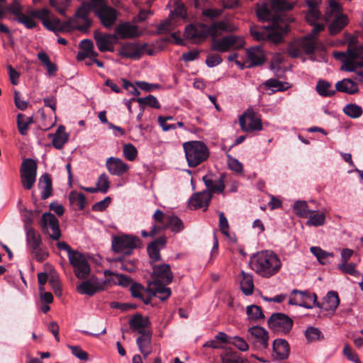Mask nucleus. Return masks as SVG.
Returning <instances> with one entry per match:
<instances>
[{"label":"nucleus","instance_id":"obj_51","mask_svg":"<svg viewBox=\"0 0 363 363\" xmlns=\"http://www.w3.org/2000/svg\"><path fill=\"white\" fill-rule=\"evenodd\" d=\"M74 268V272L75 276L79 279H84L89 277L91 269L88 262L77 265Z\"/></svg>","mask_w":363,"mask_h":363},{"label":"nucleus","instance_id":"obj_15","mask_svg":"<svg viewBox=\"0 0 363 363\" xmlns=\"http://www.w3.org/2000/svg\"><path fill=\"white\" fill-rule=\"evenodd\" d=\"M40 226L45 233H48L54 240H58L61 236L59 221L51 213H44L42 215Z\"/></svg>","mask_w":363,"mask_h":363},{"label":"nucleus","instance_id":"obj_47","mask_svg":"<svg viewBox=\"0 0 363 363\" xmlns=\"http://www.w3.org/2000/svg\"><path fill=\"white\" fill-rule=\"evenodd\" d=\"M318 93L323 96H330L335 94V90L332 89V85L329 82L320 80L316 85Z\"/></svg>","mask_w":363,"mask_h":363},{"label":"nucleus","instance_id":"obj_8","mask_svg":"<svg viewBox=\"0 0 363 363\" xmlns=\"http://www.w3.org/2000/svg\"><path fill=\"white\" fill-rule=\"evenodd\" d=\"M244 39L235 35H229L220 39L212 37L211 48L212 50L225 52L230 49H240L244 46Z\"/></svg>","mask_w":363,"mask_h":363},{"label":"nucleus","instance_id":"obj_11","mask_svg":"<svg viewBox=\"0 0 363 363\" xmlns=\"http://www.w3.org/2000/svg\"><path fill=\"white\" fill-rule=\"evenodd\" d=\"M140 244V239L136 236L123 235L115 238L112 241V247L115 252L130 255L133 250Z\"/></svg>","mask_w":363,"mask_h":363},{"label":"nucleus","instance_id":"obj_63","mask_svg":"<svg viewBox=\"0 0 363 363\" xmlns=\"http://www.w3.org/2000/svg\"><path fill=\"white\" fill-rule=\"evenodd\" d=\"M302 51L301 45H299V40L289 44L287 48L288 54L295 58L299 57Z\"/></svg>","mask_w":363,"mask_h":363},{"label":"nucleus","instance_id":"obj_57","mask_svg":"<svg viewBox=\"0 0 363 363\" xmlns=\"http://www.w3.org/2000/svg\"><path fill=\"white\" fill-rule=\"evenodd\" d=\"M293 6L294 4L286 0H272V9L275 11H289Z\"/></svg>","mask_w":363,"mask_h":363},{"label":"nucleus","instance_id":"obj_62","mask_svg":"<svg viewBox=\"0 0 363 363\" xmlns=\"http://www.w3.org/2000/svg\"><path fill=\"white\" fill-rule=\"evenodd\" d=\"M123 152L124 157L129 161H133L138 155L137 149L130 143L125 144L123 146Z\"/></svg>","mask_w":363,"mask_h":363},{"label":"nucleus","instance_id":"obj_24","mask_svg":"<svg viewBox=\"0 0 363 363\" xmlns=\"http://www.w3.org/2000/svg\"><path fill=\"white\" fill-rule=\"evenodd\" d=\"M106 167L111 174L118 177L123 175L129 169L128 165L121 159L115 157L107 158Z\"/></svg>","mask_w":363,"mask_h":363},{"label":"nucleus","instance_id":"obj_32","mask_svg":"<svg viewBox=\"0 0 363 363\" xmlns=\"http://www.w3.org/2000/svg\"><path fill=\"white\" fill-rule=\"evenodd\" d=\"M339 304L340 299L337 293L334 291H330L326 294L321 306H320L317 301L315 306L323 308L325 311H334Z\"/></svg>","mask_w":363,"mask_h":363},{"label":"nucleus","instance_id":"obj_17","mask_svg":"<svg viewBox=\"0 0 363 363\" xmlns=\"http://www.w3.org/2000/svg\"><path fill=\"white\" fill-rule=\"evenodd\" d=\"M106 281L91 276L77 286V291L82 295L94 296L96 293L103 291Z\"/></svg>","mask_w":363,"mask_h":363},{"label":"nucleus","instance_id":"obj_28","mask_svg":"<svg viewBox=\"0 0 363 363\" xmlns=\"http://www.w3.org/2000/svg\"><path fill=\"white\" fill-rule=\"evenodd\" d=\"M211 198V194L208 191L203 190L201 192L194 194L190 199L189 204L194 206L195 209L204 208V210H206Z\"/></svg>","mask_w":363,"mask_h":363},{"label":"nucleus","instance_id":"obj_26","mask_svg":"<svg viewBox=\"0 0 363 363\" xmlns=\"http://www.w3.org/2000/svg\"><path fill=\"white\" fill-rule=\"evenodd\" d=\"M145 45L136 43H126L121 45L118 52L121 56L126 58H139L143 52Z\"/></svg>","mask_w":363,"mask_h":363},{"label":"nucleus","instance_id":"obj_36","mask_svg":"<svg viewBox=\"0 0 363 363\" xmlns=\"http://www.w3.org/2000/svg\"><path fill=\"white\" fill-rule=\"evenodd\" d=\"M336 90L338 91L353 94L358 91L357 84L350 79H344L335 84Z\"/></svg>","mask_w":363,"mask_h":363},{"label":"nucleus","instance_id":"obj_19","mask_svg":"<svg viewBox=\"0 0 363 363\" xmlns=\"http://www.w3.org/2000/svg\"><path fill=\"white\" fill-rule=\"evenodd\" d=\"M94 38L99 51L113 52V45L118 40V37L115 33H102L99 30H96L94 33Z\"/></svg>","mask_w":363,"mask_h":363},{"label":"nucleus","instance_id":"obj_38","mask_svg":"<svg viewBox=\"0 0 363 363\" xmlns=\"http://www.w3.org/2000/svg\"><path fill=\"white\" fill-rule=\"evenodd\" d=\"M242 279L240 281V288L243 294L246 296L252 294L254 291V283L252 276L250 274L241 272Z\"/></svg>","mask_w":363,"mask_h":363},{"label":"nucleus","instance_id":"obj_2","mask_svg":"<svg viewBox=\"0 0 363 363\" xmlns=\"http://www.w3.org/2000/svg\"><path fill=\"white\" fill-rule=\"evenodd\" d=\"M250 265L259 276L269 278L280 271L282 263L279 257L273 251L262 250L250 257Z\"/></svg>","mask_w":363,"mask_h":363},{"label":"nucleus","instance_id":"obj_52","mask_svg":"<svg viewBox=\"0 0 363 363\" xmlns=\"http://www.w3.org/2000/svg\"><path fill=\"white\" fill-rule=\"evenodd\" d=\"M74 268V272L75 276L79 279H84L89 277L91 269L88 262L77 265Z\"/></svg>","mask_w":363,"mask_h":363},{"label":"nucleus","instance_id":"obj_53","mask_svg":"<svg viewBox=\"0 0 363 363\" xmlns=\"http://www.w3.org/2000/svg\"><path fill=\"white\" fill-rule=\"evenodd\" d=\"M174 9L171 11V16H175L181 18L186 16V11L184 4L180 0H172Z\"/></svg>","mask_w":363,"mask_h":363},{"label":"nucleus","instance_id":"obj_25","mask_svg":"<svg viewBox=\"0 0 363 363\" xmlns=\"http://www.w3.org/2000/svg\"><path fill=\"white\" fill-rule=\"evenodd\" d=\"M224 178L225 176L223 174H220L218 177L208 175L203 177V181L206 186V191H209L211 195L213 193H222L225 189Z\"/></svg>","mask_w":363,"mask_h":363},{"label":"nucleus","instance_id":"obj_39","mask_svg":"<svg viewBox=\"0 0 363 363\" xmlns=\"http://www.w3.org/2000/svg\"><path fill=\"white\" fill-rule=\"evenodd\" d=\"M68 140V135L65 133L64 126L58 127L52 137V145L57 149H61Z\"/></svg>","mask_w":363,"mask_h":363},{"label":"nucleus","instance_id":"obj_20","mask_svg":"<svg viewBox=\"0 0 363 363\" xmlns=\"http://www.w3.org/2000/svg\"><path fill=\"white\" fill-rule=\"evenodd\" d=\"M152 282L169 284L173 279V273L167 264H155L152 266Z\"/></svg>","mask_w":363,"mask_h":363},{"label":"nucleus","instance_id":"obj_22","mask_svg":"<svg viewBox=\"0 0 363 363\" xmlns=\"http://www.w3.org/2000/svg\"><path fill=\"white\" fill-rule=\"evenodd\" d=\"M115 34L118 39H128L139 36L141 32L136 25L130 22H123L115 28Z\"/></svg>","mask_w":363,"mask_h":363},{"label":"nucleus","instance_id":"obj_3","mask_svg":"<svg viewBox=\"0 0 363 363\" xmlns=\"http://www.w3.org/2000/svg\"><path fill=\"white\" fill-rule=\"evenodd\" d=\"M334 56L342 62L341 69L357 74L359 81H363V46H349L347 52H335Z\"/></svg>","mask_w":363,"mask_h":363},{"label":"nucleus","instance_id":"obj_7","mask_svg":"<svg viewBox=\"0 0 363 363\" xmlns=\"http://www.w3.org/2000/svg\"><path fill=\"white\" fill-rule=\"evenodd\" d=\"M92 8L93 6L91 4L87 2L82 3L73 18L68 19L65 22H62L64 27L62 31L74 28L86 30L91 25L89 15Z\"/></svg>","mask_w":363,"mask_h":363},{"label":"nucleus","instance_id":"obj_35","mask_svg":"<svg viewBox=\"0 0 363 363\" xmlns=\"http://www.w3.org/2000/svg\"><path fill=\"white\" fill-rule=\"evenodd\" d=\"M38 186L42 189V199H46L52 195V180L48 174L45 173L40 177Z\"/></svg>","mask_w":363,"mask_h":363},{"label":"nucleus","instance_id":"obj_16","mask_svg":"<svg viewBox=\"0 0 363 363\" xmlns=\"http://www.w3.org/2000/svg\"><path fill=\"white\" fill-rule=\"evenodd\" d=\"M323 28V24H316L310 34L299 40V45H301L303 52L306 54H312L316 49L322 47L317 40V35Z\"/></svg>","mask_w":363,"mask_h":363},{"label":"nucleus","instance_id":"obj_5","mask_svg":"<svg viewBox=\"0 0 363 363\" xmlns=\"http://www.w3.org/2000/svg\"><path fill=\"white\" fill-rule=\"evenodd\" d=\"M185 157L190 167H196L209 157L207 146L201 141H189L183 144Z\"/></svg>","mask_w":363,"mask_h":363},{"label":"nucleus","instance_id":"obj_9","mask_svg":"<svg viewBox=\"0 0 363 363\" xmlns=\"http://www.w3.org/2000/svg\"><path fill=\"white\" fill-rule=\"evenodd\" d=\"M21 182L25 189L30 190L33 188L37 176V164L33 159L27 158L21 164Z\"/></svg>","mask_w":363,"mask_h":363},{"label":"nucleus","instance_id":"obj_43","mask_svg":"<svg viewBox=\"0 0 363 363\" xmlns=\"http://www.w3.org/2000/svg\"><path fill=\"white\" fill-rule=\"evenodd\" d=\"M26 241L29 247L36 248L41 245V239L40 235L32 228H27Z\"/></svg>","mask_w":363,"mask_h":363},{"label":"nucleus","instance_id":"obj_48","mask_svg":"<svg viewBox=\"0 0 363 363\" xmlns=\"http://www.w3.org/2000/svg\"><path fill=\"white\" fill-rule=\"evenodd\" d=\"M343 113L351 118H357L362 115L363 111L357 104H348L343 108Z\"/></svg>","mask_w":363,"mask_h":363},{"label":"nucleus","instance_id":"obj_31","mask_svg":"<svg viewBox=\"0 0 363 363\" xmlns=\"http://www.w3.org/2000/svg\"><path fill=\"white\" fill-rule=\"evenodd\" d=\"M130 327L134 332L142 335L146 332H151L149 329L150 321L147 318L141 315H135L130 320Z\"/></svg>","mask_w":363,"mask_h":363},{"label":"nucleus","instance_id":"obj_54","mask_svg":"<svg viewBox=\"0 0 363 363\" xmlns=\"http://www.w3.org/2000/svg\"><path fill=\"white\" fill-rule=\"evenodd\" d=\"M248 318L252 320H257L264 318V314L259 306L251 305L247 307L246 310Z\"/></svg>","mask_w":363,"mask_h":363},{"label":"nucleus","instance_id":"obj_40","mask_svg":"<svg viewBox=\"0 0 363 363\" xmlns=\"http://www.w3.org/2000/svg\"><path fill=\"white\" fill-rule=\"evenodd\" d=\"M263 86L265 89L271 90L272 93L283 91L289 88L287 83H283L277 79H269L265 81Z\"/></svg>","mask_w":363,"mask_h":363},{"label":"nucleus","instance_id":"obj_13","mask_svg":"<svg viewBox=\"0 0 363 363\" xmlns=\"http://www.w3.org/2000/svg\"><path fill=\"white\" fill-rule=\"evenodd\" d=\"M317 296L315 294H311L308 291H291L289 301L290 305L300 306L306 308H312L316 305Z\"/></svg>","mask_w":363,"mask_h":363},{"label":"nucleus","instance_id":"obj_4","mask_svg":"<svg viewBox=\"0 0 363 363\" xmlns=\"http://www.w3.org/2000/svg\"><path fill=\"white\" fill-rule=\"evenodd\" d=\"M289 30V24L281 20L274 21L270 27L251 28L250 33L258 41H269L276 45L283 40L284 35Z\"/></svg>","mask_w":363,"mask_h":363},{"label":"nucleus","instance_id":"obj_46","mask_svg":"<svg viewBox=\"0 0 363 363\" xmlns=\"http://www.w3.org/2000/svg\"><path fill=\"white\" fill-rule=\"evenodd\" d=\"M304 335L307 341L309 342L323 340L324 339L323 333L318 328L313 326L307 328Z\"/></svg>","mask_w":363,"mask_h":363},{"label":"nucleus","instance_id":"obj_18","mask_svg":"<svg viewBox=\"0 0 363 363\" xmlns=\"http://www.w3.org/2000/svg\"><path fill=\"white\" fill-rule=\"evenodd\" d=\"M245 65H242L240 62L236 61V64L241 68L244 67L250 68L255 66H259L264 62L265 57L264 52L260 46L252 47L246 50Z\"/></svg>","mask_w":363,"mask_h":363},{"label":"nucleus","instance_id":"obj_56","mask_svg":"<svg viewBox=\"0 0 363 363\" xmlns=\"http://www.w3.org/2000/svg\"><path fill=\"white\" fill-rule=\"evenodd\" d=\"M68 259L70 264L74 267L77 265H80L82 263L88 262L84 254L74 250L73 252L69 254Z\"/></svg>","mask_w":363,"mask_h":363},{"label":"nucleus","instance_id":"obj_45","mask_svg":"<svg viewBox=\"0 0 363 363\" xmlns=\"http://www.w3.org/2000/svg\"><path fill=\"white\" fill-rule=\"evenodd\" d=\"M69 200L72 206H76L79 210H82L85 207V196L82 193L75 191H71L69 195Z\"/></svg>","mask_w":363,"mask_h":363},{"label":"nucleus","instance_id":"obj_42","mask_svg":"<svg viewBox=\"0 0 363 363\" xmlns=\"http://www.w3.org/2000/svg\"><path fill=\"white\" fill-rule=\"evenodd\" d=\"M33 122L32 117H28L24 114L19 113L17 116L18 130L21 135H26L27 134L29 125Z\"/></svg>","mask_w":363,"mask_h":363},{"label":"nucleus","instance_id":"obj_1","mask_svg":"<svg viewBox=\"0 0 363 363\" xmlns=\"http://www.w3.org/2000/svg\"><path fill=\"white\" fill-rule=\"evenodd\" d=\"M236 30L235 26L225 19L214 22L209 26L203 23L189 25L185 29V36L194 43H199L208 36L218 37L224 33H232Z\"/></svg>","mask_w":363,"mask_h":363},{"label":"nucleus","instance_id":"obj_50","mask_svg":"<svg viewBox=\"0 0 363 363\" xmlns=\"http://www.w3.org/2000/svg\"><path fill=\"white\" fill-rule=\"evenodd\" d=\"M223 363H248L247 360L242 358L235 352H224L220 355Z\"/></svg>","mask_w":363,"mask_h":363},{"label":"nucleus","instance_id":"obj_61","mask_svg":"<svg viewBox=\"0 0 363 363\" xmlns=\"http://www.w3.org/2000/svg\"><path fill=\"white\" fill-rule=\"evenodd\" d=\"M51 5L62 16L68 8L71 0H50Z\"/></svg>","mask_w":363,"mask_h":363},{"label":"nucleus","instance_id":"obj_58","mask_svg":"<svg viewBox=\"0 0 363 363\" xmlns=\"http://www.w3.org/2000/svg\"><path fill=\"white\" fill-rule=\"evenodd\" d=\"M96 186L99 188L100 192L104 194L106 193L110 187V180L108 176L105 173L101 174L97 179Z\"/></svg>","mask_w":363,"mask_h":363},{"label":"nucleus","instance_id":"obj_55","mask_svg":"<svg viewBox=\"0 0 363 363\" xmlns=\"http://www.w3.org/2000/svg\"><path fill=\"white\" fill-rule=\"evenodd\" d=\"M256 13L259 20L262 21H267L272 17L271 12L266 4L259 5L257 4Z\"/></svg>","mask_w":363,"mask_h":363},{"label":"nucleus","instance_id":"obj_10","mask_svg":"<svg viewBox=\"0 0 363 363\" xmlns=\"http://www.w3.org/2000/svg\"><path fill=\"white\" fill-rule=\"evenodd\" d=\"M247 340L257 350H264L269 347V333L262 327H250L248 329Z\"/></svg>","mask_w":363,"mask_h":363},{"label":"nucleus","instance_id":"obj_30","mask_svg":"<svg viewBox=\"0 0 363 363\" xmlns=\"http://www.w3.org/2000/svg\"><path fill=\"white\" fill-rule=\"evenodd\" d=\"M164 285L162 283L150 282L148 291L150 294V299L152 296H157L161 301L167 300L171 295V289Z\"/></svg>","mask_w":363,"mask_h":363},{"label":"nucleus","instance_id":"obj_49","mask_svg":"<svg viewBox=\"0 0 363 363\" xmlns=\"http://www.w3.org/2000/svg\"><path fill=\"white\" fill-rule=\"evenodd\" d=\"M311 252L316 257L318 262L322 264L328 263V258L333 257V253L324 251L318 247H311Z\"/></svg>","mask_w":363,"mask_h":363},{"label":"nucleus","instance_id":"obj_34","mask_svg":"<svg viewBox=\"0 0 363 363\" xmlns=\"http://www.w3.org/2000/svg\"><path fill=\"white\" fill-rule=\"evenodd\" d=\"M130 292L133 297L142 301L145 304L150 303V294L148 288L145 289L141 284L135 283L130 286Z\"/></svg>","mask_w":363,"mask_h":363},{"label":"nucleus","instance_id":"obj_27","mask_svg":"<svg viewBox=\"0 0 363 363\" xmlns=\"http://www.w3.org/2000/svg\"><path fill=\"white\" fill-rule=\"evenodd\" d=\"M166 243V237L161 236L147 245V250L151 262L161 259L160 250L164 247Z\"/></svg>","mask_w":363,"mask_h":363},{"label":"nucleus","instance_id":"obj_29","mask_svg":"<svg viewBox=\"0 0 363 363\" xmlns=\"http://www.w3.org/2000/svg\"><path fill=\"white\" fill-rule=\"evenodd\" d=\"M274 357L279 360L288 358L290 353V347L286 340L284 339H276L272 345Z\"/></svg>","mask_w":363,"mask_h":363},{"label":"nucleus","instance_id":"obj_37","mask_svg":"<svg viewBox=\"0 0 363 363\" xmlns=\"http://www.w3.org/2000/svg\"><path fill=\"white\" fill-rule=\"evenodd\" d=\"M170 228L173 233H179L184 229L182 220L177 216L172 215L166 218V223L162 229Z\"/></svg>","mask_w":363,"mask_h":363},{"label":"nucleus","instance_id":"obj_44","mask_svg":"<svg viewBox=\"0 0 363 363\" xmlns=\"http://www.w3.org/2000/svg\"><path fill=\"white\" fill-rule=\"evenodd\" d=\"M294 211L298 216L306 218L308 217L311 210L309 209L308 205L305 201H297L293 206Z\"/></svg>","mask_w":363,"mask_h":363},{"label":"nucleus","instance_id":"obj_14","mask_svg":"<svg viewBox=\"0 0 363 363\" xmlns=\"http://www.w3.org/2000/svg\"><path fill=\"white\" fill-rule=\"evenodd\" d=\"M268 325L276 333L287 334L292 328L293 320L284 313H274L268 320Z\"/></svg>","mask_w":363,"mask_h":363},{"label":"nucleus","instance_id":"obj_41","mask_svg":"<svg viewBox=\"0 0 363 363\" xmlns=\"http://www.w3.org/2000/svg\"><path fill=\"white\" fill-rule=\"evenodd\" d=\"M306 221V225L309 226H322L325 223V216L323 213H318L315 211L311 210Z\"/></svg>","mask_w":363,"mask_h":363},{"label":"nucleus","instance_id":"obj_59","mask_svg":"<svg viewBox=\"0 0 363 363\" xmlns=\"http://www.w3.org/2000/svg\"><path fill=\"white\" fill-rule=\"evenodd\" d=\"M140 106L147 105L152 108H159L160 107L158 100L152 95H148L146 97L137 99Z\"/></svg>","mask_w":363,"mask_h":363},{"label":"nucleus","instance_id":"obj_64","mask_svg":"<svg viewBox=\"0 0 363 363\" xmlns=\"http://www.w3.org/2000/svg\"><path fill=\"white\" fill-rule=\"evenodd\" d=\"M230 344L236 347L239 350L245 352L249 349L247 342L241 337L234 336L232 337Z\"/></svg>","mask_w":363,"mask_h":363},{"label":"nucleus","instance_id":"obj_6","mask_svg":"<svg viewBox=\"0 0 363 363\" xmlns=\"http://www.w3.org/2000/svg\"><path fill=\"white\" fill-rule=\"evenodd\" d=\"M342 11V7L340 4L334 0L329 1V6L325 11V18L327 21L334 18L329 26V31L332 35L340 33L349 22L347 16Z\"/></svg>","mask_w":363,"mask_h":363},{"label":"nucleus","instance_id":"obj_21","mask_svg":"<svg viewBox=\"0 0 363 363\" xmlns=\"http://www.w3.org/2000/svg\"><path fill=\"white\" fill-rule=\"evenodd\" d=\"M239 122L243 131L250 132L262 129L260 118L252 112H245L240 118Z\"/></svg>","mask_w":363,"mask_h":363},{"label":"nucleus","instance_id":"obj_12","mask_svg":"<svg viewBox=\"0 0 363 363\" xmlns=\"http://www.w3.org/2000/svg\"><path fill=\"white\" fill-rule=\"evenodd\" d=\"M30 14L42 21L43 26L48 30L54 32L62 31L64 28L59 18L51 14L46 9L33 10Z\"/></svg>","mask_w":363,"mask_h":363},{"label":"nucleus","instance_id":"obj_60","mask_svg":"<svg viewBox=\"0 0 363 363\" xmlns=\"http://www.w3.org/2000/svg\"><path fill=\"white\" fill-rule=\"evenodd\" d=\"M338 269L345 274H348L354 277H358L360 274L356 269V264L354 263H340Z\"/></svg>","mask_w":363,"mask_h":363},{"label":"nucleus","instance_id":"obj_23","mask_svg":"<svg viewBox=\"0 0 363 363\" xmlns=\"http://www.w3.org/2000/svg\"><path fill=\"white\" fill-rule=\"evenodd\" d=\"M118 13L113 8L108 6H101L97 10V16H99L101 23L106 28H111L116 23Z\"/></svg>","mask_w":363,"mask_h":363},{"label":"nucleus","instance_id":"obj_33","mask_svg":"<svg viewBox=\"0 0 363 363\" xmlns=\"http://www.w3.org/2000/svg\"><path fill=\"white\" fill-rule=\"evenodd\" d=\"M152 333L146 332L140 335L136 339V343L140 352L146 358L152 352L151 347Z\"/></svg>","mask_w":363,"mask_h":363}]
</instances>
